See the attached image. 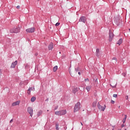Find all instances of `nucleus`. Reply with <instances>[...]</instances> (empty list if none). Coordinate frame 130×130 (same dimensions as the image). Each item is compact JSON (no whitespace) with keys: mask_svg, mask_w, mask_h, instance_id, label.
Segmentation results:
<instances>
[{"mask_svg":"<svg viewBox=\"0 0 130 130\" xmlns=\"http://www.w3.org/2000/svg\"><path fill=\"white\" fill-rule=\"evenodd\" d=\"M55 114L56 115H58V116H61V115H64L67 114V110H62L58 111L55 112Z\"/></svg>","mask_w":130,"mask_h":130,"instance_id":"1","label":"nucleus"},{"mask_svg":"<svg viewBox=\"0 0 130 130\" xmlns=\"http://www.w3.org/2000/svg\"><path fill=\"white\" fill-rule=\"evenodd\" d=\"M21 30V28L18 27H14L13 28L10 30V33H19Z\"/></svg>","mask_w":130,"mask_h":130,"instance_id":"2","label":"nucleus"},{"mask_svg":"<svg viewBox=\"0 0 130 130\" xmlns=\"http://www.w3.org/2000/svg\"><path fill=\"white\" fill-rule=\"evenodd\" d=\"M81 103L80 102H77L74 106V112H77L80 110V106Z\"/></svg>","mask_w":130,"mask_h":130,"instance_id":"3","label":"nucleus"},{"mask_svg":"<svg viewBox=\"0 0 130 130\" xmlns=\"http://www.w3.org/2000/svg\"><path fill=\"white\" fill-rule=\"evenodd\" d=\"M113 37H114V35L112 33L111 30H109V41H110V42H111V41H112Z\"/></svg>","mask_w":130,"mask_h":130,"instance_id":"4","label":"nucleus"},{"mask_svg":"<svg viewBox=\"0 0 130 130\" xmlns=\"http://www.w3.org/2000/svg\"><path fill=\"white\" fill-rule=\"evenodd\" d=\"M98 108L101 110V111H104L105 110V108H106V105H104V107L100 105V103H98Z\"/></svg>","mask_w":130,"mask_h":130,"instance_id":"5","label":"nucleus"},{"mask_svg":"<svg viewBox=\"0 0 130 130\" xmlns=\"http://www.w3.org/2000/svg\"><path fill=\"white\" fill-rule=\"evenodd\" d=\"M27 112L30 114L31 117L33 116V108L31 107H28L27 108Z\"/></svg>","mask_w":130,"mask_h":130,"instance_id":"6","label":"nucleus"},{"mask_svg":"<svg viewBox=\"0 0 130 130\" xmlns=\"http://www.w3.org/2000/svg\"><path fill=\"white\" fill-rule=\"evenodd\" d=\"M35 31V27H31L26 29V32L27 33H33Z\"/></svg>","mask_w":130,"mask_h":130,"instance_id":"7","label":"nucleus"},{"mask_svg":"<svg viewBox=\"0 0 130 130\" xmlns=\"http://www.w3.org/2000/svg\"><path fill=\"white\" fill-rule=\"evenodd\" d=\"M79 22H82L83 23H86V22H87V18L85 16H81L79 18Z\"/></svg>","mask_w":130,"mask_h":130,"instance_id":"8","label":"nucleus"},{"mask_svg":"<svg viewBox=\"0 0 130 130\" xmlns=\"http://www.w3.org/2000/svg\"><path fill=\"white\" fill-rule=\"evenodd\" d=\"M18 63V61L15 60L14 62H13L11 66V69H15L16 68V66H17V64Z\"/></svg>","mask_w":130,"mask_h":130,"instance_id":"9","label":"nucleus"},{"mask_svg":"<svg viewBox=\"0 0 130 130\" xmlns=\"http://www.w3.org/2000/svg\"><path fill=\"white\" fill-rule=\"evenodd\" d=\"M75 71L76 73L78 72V75H79V76H81V68H80L79 67L75 68Z\"/></svg>","mask_w":130,"mask_h":130,"instance_id":"10","label":"nucleus"},{"mask_svg":"<svg viewBox=\"0 0 130 130\" xmlns=\"http://www.w3.org/2000/svg\"><path fill=\"white\" fill-rule=\"evenodd\" d=\"M48 49L49 50H52L53 49V43H50L48 46Z\"/></svg>","mask_w":130,"mask_h":130,"instance_id":"11","label":"nucleus"},{"mask_svg":"<svg viewBox=\"0 0 130 130\" xmlns=\"http://www.w3.org/2000/svg\"><path fill=\"white\" fill-rule=\"evenodd\" d=\"M95 55L98 57H99V56H100V50L98 48H97L96 50Z\"/></svg>","mask_w":130,"mask_h":130,"instance_id":"12","label":"nucleus"},{"mask_svg":"<svg viewBox=\"0 0 130 130\" xmlns=\"http://www.w3.org/2000/svg\"><path fill=\"white\" fill-rule=\"evenodd\" d=\"M112 61L114 64H115L117 62V59L116 57H114L112 59Z\"/></svg>","mask_w":130,"mask_h":130,"instance_id":"13","label":"nucleus"},{"mask_svg":"<svg viewBox=\"0 0 130 130\" xmlns=\"http://www.w3.org/2000/svg\"><path fill=\"white\" fill-rule=\"evenodd\" d=\"M20 104V101H16L12 104V106H17V105H19Z\"/></svg>","mask_w":130,"mask_h":130,"instance_id":"14","label":"nucleus"},{"mask_svg":"<svg viewBox=\"0 0 130 130\" xmlns=\"http://www.w3.org/2000/svg\"><path fill=\"white\" fill-rule=\"evenodd\" d=\"M42 113H43V111H42L41 110L39 111V112L37 113L38 117H39V116H40V115H42Z\"/></svg>","mask_w":130,"mask_h":130,"instance_id":"15","label":"nucleus"},{"mask_svg":"<svg viewBox=\"0 0 130 130\" xmlns=\"http://www.w3.org/2000/svg\"><path fill=\"white\" fill-rule=\"evenodd\" d=\"M114 22L115 23V24H116L117 26H119V19H115L114 20Z\"/></svg>","mask_w":130,"mask_h":130,"instance_id":"16","label":"nucleus"},{"mask_svg":"<svg viewBox=\"0 0 130 130\" xmlns=\"http://www.w3.org/2000/svg\"><path fill=\"white\" fill-rule=\"evenodd\" d=\"M121 43H122V39L121 38L118 41L117 44L120 45Z\"/></svg>","mask_w":130,"mask_h":130,"instance_id":"17","label":"nucleus"},{"mask_svg":"<svg viewBox=\"0 0 130 130\" xmlns=\"http://www.w3.org/2000/svg\"><path fill=\"white\" fill-rule=\"evenodd\" d=\"M77 92H78V87L74 88L73 89V92L74 94H76V93H77Z\"/></svg>","mask_w":130,"mask_h":130,"instance_id":"18","label":"nucleus"},{"mask_svg":"<svg viewBox=\"0 0 130 130\" xmlns=\"http://www.w3.org/2000/svg\"><path fill=\"white\" fill-rule=\"evenodd\" d=\"M85 89L87 90V92H89V91H90V90H91V86H87L86 87Z\"/></svg>","mask_w":130,"mask_h":130,"instance_id":"19","label":"nucleus"},{"mask_svg":"<svg viewBox=\"0 0 130 130\" xmlns=\"http://www.w3.org/2000/svg\"><path fill=\"white\" fill-rule=\"evenodd\" d=\"M35 100H36V97L35 96H32L30 99L31 102H34Z\"/></svg>","mask_w":130,"mask_h":130,"instance_id":"20","label":"nucleus"},{"mask_svg":"<svg viewBox=\"0 0 130 130\" xmlns=\"http://www.w3.org/2000/svg\"><path fill=\"white\" fill-rule=\"evenodd\" d=\"M126 117H127V116L126 115H124V118L123 119V123H125V121L126 120Z\"/></svg>","mask_w":130,"mask_h":130,"instance_id":"21","label":"nucleus"},{"mask_svg":"<svg viewBox=\"0 0 130 130\" xmlns=\"http://www.w3.org/2000/svg\"><path fill=\"white\" fill-rule=\"evenodd\" d=\"M53 71L54 73H55V72H56V71H57V66H56L53 68Z\"/></svg>","mask_w":130,"mask_h":130,"instance_id":"22","label":"nucleus"},{"mask_svg":"<svg viewBox=\"0 0 130 130\" xmlns=\"http://www.w3.org/2000/svg\"><path fill=\"white\" fill-rule=\"evenodd\" d=\"M79 90H80V91H84V88L83 87V86H80V87L79 88Z\"/></svg>","mask_w":130,"mask_h":130,"instance_id":"23","label":"nucleus"},{"mask_svg":"<svg viewBox=\"0 0 130 130\" xmlns=\"http://www.w3.org/2000/svg\"><path fill=\"white\" fill-rule=\"evenodd\" d=\"M55 126H56V130H58V126H59V125H58V123H56Z\"/></svg>","mask_w":130,"mask_h":130,"instance_id":"24","label":"nucleus"},{"mask_svg":"<svg viewBox=\"0 0 130 130\" xmlns=\"http://www.w3.org/2000/svg\"><path fill=\"white\" fill-rule=\"evenodd\" d=\"M30 93H31L30 89L28 88V89L27 90V94H28V95H30Z\"/></svg>","mask_w":130,"mask_h":130,"instance_id":"25","label":"nucleus"},{"mask_svg":"<svg viewBox=\"0 0 130 130\" xmlns=\"http://www.w3.org/2000/svg\"><path fill=\"white\" fill-rule=\"evenodd\" d=\"M29 89H30V91H35V88L34 87H29Z\"/></svg>","mask_w":130,"mask_h":130,"instance_id":"26","label":"nucleus"},{"mask_svg":"<svg viewBox=\"0 0 130 130\" xmlns=\"http://www.w3.org/2000/svg\"><path fill=\"white\" fill-rule=\"evenodd\" d=\"M113 97H114V98H117V94H114L113 95Z\"/></svg>","mask_w":130,"mask_h":130,"instance_id":"27","label":"nucleus"},{"mask_svg":"<svg viewBox=\"0 0 130 130\" xmlns=\"http://www.w3.org/2000/svg\"><path fill=\"white\" fill-rule=\"evenodd\" d=\"M60 24V23H59V22H57V23L55 24V26H59Z\"/></svg>","mask_w":130,"mask_h":130,"instance_id":"28","label":"nucleus"},{"mask_svg":"<svg viewBox=\"0 0 130 130\" xmlns=\"http://www.w3.org/2000/svg\"><path fill=\"white\" fill-rule=\"evenodd\" d=\"M84 81H85V82H87V81L88 82H89V79L86 78V79H85L84 80Z\"/></svg>","mask_w":130,"mask_h":130,"instance_id":"29","label":"nucleus"},{"mask_svg":"<svg viewBox=\"0 0 130 130\" xmlns=\"http://www.w3.org/2000/svg\"><path fill=\"white\" fill-rule=\"evenodd\" d=\"M111 103H112V104H114V103H115L114 101L112 100V101H111Z\"/></svg>","mask_w":130,"mask_h":130,"instance_id":"30","label":"nucleus"},{"mask_svg":"<svg viewBox=\"0 0 130 130\" xmlns=\"http://www.w3.org/2000/svg\"><path fill=\"white\" fill-rule=\"evenodd\" d=\"M122 76H123L124 77H125V76H126V74H125V73H122Z\"/></svg>","mask_w":130,"mask_h":130,"instance_id":"31","label":"nucleus"},{"mask_svg":"<svg viewBox=\"0 0 130 130\" xmlns=\"http://www.w3.org/2000/svg\"><path fill=\"white\" fill-rule=\"evenodd\" d=\"M57 108H58V106H56L55 107V110H56V109H57Z\"/></svg>","mask_w":130,"mask_h":130,"instance_id":"32","label":"nucleus"},{"mask_svg":"<svg viewBox=\"0 0 130 130\" xmlns=\"http://www.w3.org/2000/svg\"><path fill=\"white\" fill-rule=\"evenodd\" d=\"M125 126L124 124H122L121 126V127H124Z\"/></svg>","mask_w":130,"mask_h":130,"instance_id":"33","label":"nucleus"},{"mask_svg":"<svg viewBox=\"0 0 130 130\" xmlns=\"http://www.w3.org/2000/svg\"><path fill=\"white\" fill-rule=\"evenodd\" d=\"M13 120H13V119H12L10 120V123H12V122H13Z\"/></svg>","mask_w":130,"mask_h":130,"instance_id":"34","label":"nucleus"},{"mask_svg":"<svg viewBox=\"0 0 130 130\" xmlns=\"http://www.w3.org/2000/svg\"><path fill=\"white\" fill-rule=\"evenodd\" d=\"M125 99L126 100H127L128 99V96L126 95Z\"/></svg>","mask_w":130,"mask_h":130,"instance_id":"35","label":"nucleus"},{"mask_svg":"<svg viewBox=\"0 0 130 130\" xmlns=\"http://www.w3.org/2000/svg\"><path fill=\"white\" fill-rule=\"evenodd\" d=\"M17 9H20V6H17L16 7Z\"/></svg>","mask_w":130,"mask_h":130,"instance_id":"36","label":"nucleus"},{"mask_svg":"<svg viewBox=\"0 0 130 130\" xmlns=\"http://www.w3.org/2000/svg\"><path fill=\"white\" fill-rule=\"evenodd\" d=\"M93 107H95V106H96V104H94H94H93Z\"/></svg>","mask_w":130,"mask_h":130,"instance_id":"37","label":"nucleus"},{"mask_svg":"<svg viewBox=\"0 0 130 130\" xmlns=\"http://www.w3.org/2000/svg\"><path fill=\"white\" fill-rule=\"evenodd\" d=\"M48 100H49V99H48H48H47L45 100V101H48Z\"/></svg>","mask_w":130,"mask_h":130,"instance_id":"38","label":"nucleus"},{"mask_svg":"<svg viewBox=\"0 0 130 130\" xmlns=\"http://www.w3.org/2000/svg\"><path fill=\"white\" fill-rule=\"evenodd\" d=\"M113 88H115V86H113Z\"/></svg>","mask_w":130,"mask_h":130,"instance_id":"39","label":"nucleus"},{"mask_svg":"<svg viewBox=\"0 0 130 130\" xmlns=\"http://www.w3.org/2000/svg\"><path fill=\"white\" fill-rule=\"evenodd\" d=\"M118 108H120V106H119L118 107Z\"/></svg>","mask_w":130,"mask_h":130,"instance_id":"40","label":"nucleus"},{"mask_svg":"<svg viewBox=\"0 0 130 130\" xmlns=\"http://www.w3.org/2000/svg\"><path fill=\"white\" fill-rule=\"evenodd\" d=\"M81 124L82 125H83V123L82 122H81Z\"/></svg>","mask_w":130,"mask_h":130,"instance_id":"41","label":"nucleus"},{"mask_svg":"<svg viewBox=\"0 0 130 130\" xmlns=\"http://www.w3.org/2000/svg\"><path fill=\"white\" fill-rule=\"evenodd\" d=\"M128 30H129V32H130V28H128Z\"/></svg>","mask_w":130,"mask_h":130,"instance_id":"42","label":"nucleus"},{"mask_svg":"<svg viewBox=\"0 0 130 130\" xmlns=\"http://www.w3.org/2000/svg\"><path fill=\"white\" fill-rule=\"evenodd\" d=\"M112 130H114V128H113Z\"/></svg>","mask_w":130,"mask_h":130,"instance_id":"43","label":"nucleus"},{"mask_svg":"<svg viewBox=\"0 0 130 130\" xmlns=\"http://www.w3.org/2000/svg\"><path fill=\"white\" fill-rule=\"evenodd\" d=\"M124 130H126V128H125Z\"/></svg>","mask_w":130,"mask_h":130,"instance_id":"44","label":"nucleus"},{"mask_svg":"<svg viewBox=\"0 0 130 130\" xmlns=\"http://www.w3.org/2000/svg\"><path fill=\"white\" fill-rule=\"evenodd\" d=\"M47 111H49V110H47Z\"/></svg>","mask_w":130,"mask_h":130,"instance_id":"45","label":"nucleus"}]
</instances>
